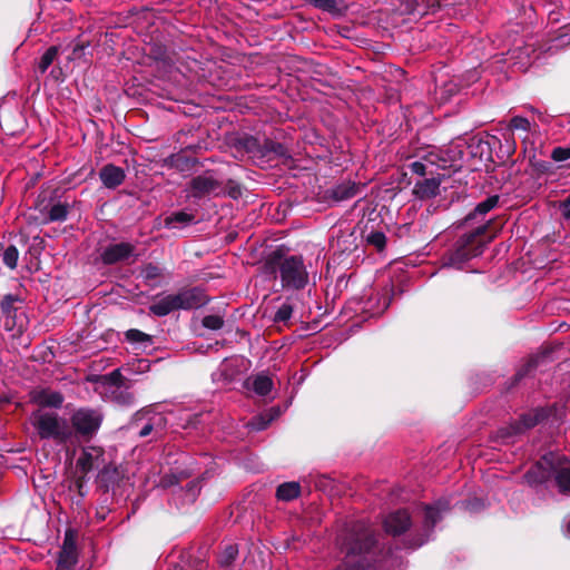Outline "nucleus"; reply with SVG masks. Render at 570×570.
Masks as SVG:
<instances>
[{
  "mask_svg": "<svg viewBox=\"0 0 570 570\" xmlns=\"http://www.w3.org/2000/svg\"><path fill=\"white\" fill-rule=\"evenodd\" d=\"M204 414L191 413L181 406L153 404L137 411L131 420L136 428H196L206 424Z\"/></svg>",
  "mask_w": 570,
  "mask_h": 570,
  "instance_id": "nucleus-1",
  "label": "nucleus"
},
{
  "mask_svg": "<svg viewBox=\"0 0 570 570\" xmlns=\"http://www.w3.org/2000/svg\"><path fill=\"white\" fill-rule=\"evenodd\" d=\"M375 543L374 530L364 520L350 521L340 531L336 544L345 553V568L338 570H365L361 557Z\"/></svg>",
  "mask_w": 570,
  "mask_h": 570,
  "instance_id": "nucleus-2",
  "label": "nucleus"
},
{
  "mask_svg": "<svg viewBox=\"0 0 570 570\" xmlns=\"http://www.w3.org/2000/svg\"><path fill=\"white\" fill-rule=\"evenodd\" d=\"M465 141L458 139L443 147H431L420 160L409 165L413 174L419 176L433 175L438 169H459L462 167L465 153L470 150Z\"/></svg>",
  "mask_w": 570,
  "mask_h": 570,
  "instance_id": "nucleus-3",
  "label": "nucleus"
},
{
  "mask_svg": "<svg viewBox=\"0 0 570 570\" xmlns=\"http://www.w3.org/2000/svg\"><path fill=\"white\" fill-rule=\"evenodd\" d=\"M265 267L273 274L278 273L283 288L298 291L306 287L309 274L301 255L285 256L274 252L266 261Z\"/></svg>",
  "mask_w": 570,
  "mask_h": 570,
  "instance_id": "nucleus-4",
  "label": "nucleus"
},
{
  "mask_svg": "<svg viewBox=\"0 0 570 570\" xmlns=\"http://www.w3.org/2000/svg\"><path fill=\"white\" fill-rule=\"evenodd\" d=\"M485 230L487 225H481L473 232L462 235L456 240L454 248L443 258V265L461 269L465 262L481 255L485 246L481 236Z\"/></svg>",
  "mask_w": 570,
  "mask_h": 570,
  "instance_id": "nucleus-5",
  "label": "nucleus"
},
{
  "mask_svg": "<svg viewBox=\"0 0 570 570\" xmlns=\"http://www.w3.org/2000/svg\"><path fill=\"white\" fill-rule=\"evenodd\" d=\"M568 412L563 403H553L546 406H537L522 412L519 415L518 425L514 428H559L567 423Z\"/></svg>",
  "mask_w": 570,
  "mask_h": 570,
  "instance_id": "nucleus-6",
  "label": "nucleus"
},
{
  "mask_svg": "<svg viewBox=\"0 0 570 570\" xmlns=\"http://www.w3.org/2000/svg\"><path fill=\"white\" fill-rule=\"evenodd\" d=\"M76 469L82 478L92 471H98V478L109 481L117 473L116 468L106 462L104 450L99 446H87L82 449L77 460Z\"/></svg>",
  "mask_w": 570,
  "mask_h": 570,
  "instance_id": "nucleus-7",
  "label": "nucleus"
},
{
  "mask_svg": "<svg viewBox=\"0 0 570 570\" xmlns=\"http://www.w3.org/2000/svg\"><path fill=\"white\" fill-rule=\"evenodd\" d=\"M104 395L107 401L120 406L134 404L135 396L127 386L122 384V375L117 368L102 377Z\"/></svg>",
  "mask_w": 570,
  "mask_h": 570,
  "instance_id": "nucleus-8",
  "label": "nucleus"
},
{
  "mask_svg": "<svg viewBox=\"0 0 570 570\" xmlns=\"http://www.w3.org/2000/svg\"><path fill=\"white\" fill-rule=\"evenodd\" d=\"M449 509L450 503L442 500L433 505H422L416 509V517L421 518L423 521L424 533L421 538L411 543V548H419L430 539L434 525L441 520L442 513L446 512Z\"/></svg>",
  "mask_w": 570,
  "mask_h": 570,
  "instance_id": "nucleus-9",
  "label": "nucleus"
},
{
  "mask_svg": "<svg viewBox=\"0 0 570 570\" xmlns=\"http://www.w3.org/2000/svg\"><path fill=\"white\" fill-rule=\"evenodd\" d=\"M17 302H19L18 296L8 294L2 298L0 306L4 330L21 333L26 326V317L23 313L18 314V308L14 306Z\"/></svg>",
  "mask_w": 570,
  "mask_h": 570,
  "instance_id": "nucleus-10",
  "label": "nucleus"
},
{
  "mask_svg": "<svg viewBox=\"0 0 570 570\" xmlns=\"http://www.w3.org/2000/svg\"><path fill=\"white\" fill-rule=\"evenodd\" d=\"M222 194V183H219L210 173H205L194 177L189 183L188 197L200 199L205 196Z\"/></svg>",
  "mask_w": 570,
  "mask_h": 570,
  "instance_id": "nucleus-11",
  "label": "nucleus"
},
{
  "mask_svg": "<svg viewBox=\"0 0 570 570\" xmlns=\"http://www.w3.org/2000/svg\"><path fill=\"white\" fill-rule=\"evenodd\" d=\"M558 453L550 452L544 454L524 475L530 485H535L547 481L554 471V462Z\"/></svg>",
  "mask_w": 570,
  "mask_h": 570,
  "instance_id": "nucleus-12",
  "label": "nucleus"
},
{
  "mask_svg": "<svg viewBox=\"0 0 570 570\" xmlns=\"http://www.w3.org/2000/svg\"><path fill=\"white\" fill-rule=\"evenodd\" d=\"M178 309H193L204 306L208 298L199 287L181 289L175 294Z\"/></svg>",
  "mask_w": 570,
  "mask_h": 570,
  "instance_id": "nucleus-13",
  "label": "nucleus"
},
{
  "mask_svg": "<svg viewBox=\"0 0 570 570\" xmlns=\"http://www.w3.org/2000/svg\"><path fill=\"white\" fill-rule=\"evenodd\" d=\"M72 428H100L104 415L99 409L80 407L72 414Z\"/></svg>",
  "mask_w": 570,
  "mask_h": 570,
  "instance_id": "nucleus-14",
  "label": "nucleus"
},
{
  "mask_svg": "<svg viewBox=\"0 0 570 570\" xmlns=\"http://www.w3.org/2000/svg\"><path fill=\"white\" fill-rule=\"evenodd\" d=\"M384 529L389 534L400 535L411 525V517L406 510H397L384 519Z\"/></svg>",
  "mask_w": 570,
  "mask_h": 570,
  "instance_id": "nucleus-15",
  "label": "nucleus"
},
{
  "mask_svg": "<svg viewBox=\"0 0 570 570\" xmlns=\"http://www.w3.org/2000/svg\"><path fill=\"white\" fill-rule=\"evenodd\" d=\"M554 463L553 475L559 491L570 494V460L563 454L558 453V459H556Z\"/></svg>",
  "mask_w": 570,
  "mask_h": 570,
  "instance_id": "nucleus-16",
  "label": "nucleus"
},
{
  "mask_svg": "<svg viewBox=\"0 0 570 570\" xmlns=\"http://www.w3.org/2000/svg\"><path fill=\"white\" fill-rule=\"evenodd\" d=\"M134 249V246L129 243L111 244L104 249L101 258L105 264H115L129 258Z\"/></svg>",
  "mask_w": 570,
  "mask_h": 570,
  "instance_id": "nucleus-17",
  "label": "nucleus"
},
{
  "mask_svg": "<svg viewBox=\"0 0 570 570\" xmlns=\"http://www.w3.org/2000/svg\"><path fill=\"white\" fill-rule=\"evenodd\" d=\"M440 185V177L424 178L415 183L413 194L416 198L430 199L439 194Z\"/></svg>",
  "mask_w": 570,
  "mask_h": 570,
  "instance_id": "nucleus-18",
  "label": "nucleus"
},
{
  "mask_svg": "<svg viewBox=\"0 0 570 570\" xmlns=\"http://www.w3.org/2000/svg\"><path fill=\"white\" fill-rule=\"evenodd\" d=\"M99 177L105 187L114 189L124 183L126 175L122 168L108 164L101 168Z\"/></svg>",
  "mask_w": 570,
  "mask_h": 570,
  "instance_id": "nucleus-19",
  "label": "nucleus"
},
{
  "mask_svg": "<svg viewBox=\"0 0 570 570\" xmlns=\"http://www.w3.org/2000/svg\"><path fill=\"white\" fill-rule=\"evenodd\" d=\"M32 400L40 406L58 409L63 403L60 392L42 389L32 393Z\"/></svg>",
  "mask_w": 570,
  "mask_h": 570,
  "instance_id": "nucleus-20",
  "label": "nucleus"
},
{
  "mask_svg": "<svg viewBox=\"0 0 570 570\" xmlns=\"http://www.w3.org/2000/svg\"><path fill=\"white\" fill-rule=\"evenodd\" d=\"M149 311L159 317L166 316L174 311H178L175 294H168L155 299L149 306Z\"/></svg>",
  "mask_w": 570,
  "mask_h": 570,
  "instance_id": "nucleus-21",
  "label": "nucleus"
},
{
  "mask_svg": "<svg viewBox=\"0 0 570 570\" xmlns=\"http://www.w3.org/2000/svg\"><path fill=\"white\" fill-rule=\"evenodd\" d=\"M77 562V549L72 539L66 537L59 553L58 563L61 568L69 569Z\"/></svg>",
  "mask_w": 570,
  "mask_h": 570,
  "instance_id": "nucleus-22",
  "label": "nucleus"
},
{
  "mask_svg": "<svg viewBox=\"0 0 570 570\" xmlns=\"http://www.w3.org/2000/svg\"><path fill=\"white\" fill-rule=\"evenodd\" d=\"M247 389L253 390L259 396H266L273 389V381L266 374H257L246 381Z\"/></svg>",
  "mask_w": 570,
  "mask_h": 570,
  "instance_id": "nucleus-23",
  "label": "nucleus"
},
{
  "mask_svg": "<svg viewBox=\"0 0 570 570\" xmlns=\"http://www.w3.org/2000/svg\"><path fill=\"white\" fill-rule=\"evenodd\" d=\"M194 222L195 216L184 210L175 212L165 219L166 226L171 228L184 227L193 224Z\"/></svg>",
  "mask_w": 570,
  "mask_h": 570,
  "instance_id": "nucleus-24",
  "label": "nucleus"
},
{
  "mask_svg": "<svg viewBox=\"0 0 570 570\" xmlns=\"http://www.w3.org/2000/svg\"><path fill=\"white\" fill-rule=\"evenodd\" d=\"M301 493V487L298 482H285L278 485L276 497L282 501H291L296 499Z\"/></svg>",
  "mask_w": 570,
  "mask_h": 570,
  "instance_id": "nucleus-25",
  "label": "nucleus"
},
{
  "mask_svg": "<svg viewBox=\"0 0 570 570\" xmlns=\"http://www.w3.org/2000/svg\"><path fill=\"white\" fill-rule=\"evenodd\" d=\"M537 129V125H532L529 119L522 117V116H514L510 119L508 124V130L510 131H522L525 135L531 132L532 130ZM528 136H524L522 139L525 141Z\"/></svg>",
  "mask_w": 570,
  "mask_h": 570,
  "instance_id": "nucleus-26",
  "label": "nucleus"
},
{
  "mask_svg": "<svg viewBox=\"0 0 570 570\" xmlns=\"http://www.w3.org/2000/svg\"><path fill=\"white\" fill-rule=\"evenodd\" d=\"M355 184L343 183L332 188L331 196L336 202L350 199L356 194Z\"/></svg>",
  "mask_w": 570,
  "mask_h": 570,
  "instance_id": "nucleus-27",
  "label": "nucleus"
},
{
  "mask_svg": "<svg viewBox=\"0 0 570 570\" xmlns=\"http://www.w3.org/2000/svg\"><path fill=\"white\" fill-rule=\"evenodd\" d=\"M279 415L281 409L278 406H273L258 415V424L248 422L244 425V428H266L267 425L272 424Z\"/></svg>",
  "mask_w": 570,
  "mask_h": 570,
  "instance_id": "nucleus-28",
  "label": "nucleus"
},
{
  "mask_svg": "<svg viewBox=\"0 0 570 570\" xmlns=\"http://www.w3.org/2000/svg\"><path fill=\"white\" fill-rule=\"evenodd\" d=\"M68 216V205L57 203L50 206L48 215L43 219V223L65 222Z\"/></svg>",
  "mask_w": 570,
  "mask_h": 570,
  "instance_id": "nucleus-29",
  "label": "nucleus"
},
{
  "mask_svg": "<svg viewBox=\"0 0 570 570\" xmlns=\"http://www.w3.org/2000/svg\"><path fill=\"white\" fill-rule=\"evenodd\" d=\"M35 419L37 420L36 428H59L57 415L53 412L40 410L35 415Z\"/></svg>",
  "mask_w": 570,
  "mask_h": 570,
  "instance_id": "nucleus-30",
  "label": "nucleus"
},
{
  "mask_svg": "<svg viewBox=\"0 0 570 570\" xmlns=\"http://www.w3.org/2000/svg\"><path fill=\"white\" fill-rule=\"evenodd\" d=\"M499 203L498 196H490L485 200L478 204V206L474 209V213L470 214L466 217V220L473 219L476 215H485L491 209H493Z\"/></svg>",
  "mask_w": 570,
  "mask_h": 570,
  "instance_id": "nucleus-31",
  "label": "nucleus"
},
{
  "mask_svg": "<svg viewBox=\"0 0 570 570\" xmlns=\"http://www.w3.org/2000/svg\"><path fill=\"white\" fill-rule=\"evenodd\" d=\"M126 338L128 342L144 347L151 343V337L148 334L135 328L126 332Z\"/></svg>",
  "mask_w": 570,
  "mask_h": 570,
  "instance_id": "nucleus-32",
  "label": "nucleus"
},
{
  "mask_svg": "<svg viewBox=\"0 0 570 570\" xmlns=\"http://www.w3.org/2000/svg\"><path fill=\"white\" fill-rule=\"evenodd\" d=\"M58 55V48L52 46L46 50V52L40 58L38 69L41 73H45L50 65L53 62Z\"/></svg>",
  "mask_w": 570,
  "mask_h": 570,
  "instance_id": "nucleus-33",
  "label": "nucleus"
},
{
  "mask_svg": "<svg viewBox=\"0 0 570 570\" xmlns=\"http://www.w3.org/2000/svg\"><path fill=\"white\" fill-rule=\"evenodd\" d=\"M366 243L374 246L377 250H383L386 245V236L383 232H371L365 236Z\"/></svg>",
  "mask_w": 570,
  "mask_h": 570,
  "instance_id": "nucleus-34",
  "label": "nucleus"
},
{
  "mask_svg": "<svg viewBox=\"0 0 570 570\" xmlns=\"http://www.w3.org/2000/svg\"><path fill=\"white\" fill-rule=\"evenodd\" d=\"M222 194H226L233 199H238L243 196V187L236 180L229 179L225 187L222 186Z\"/></svg>",
  "mask_w": 570,
  "mask_h": 570,
  "instance_id": "nucleus-35",
  "label": "nucleus"
},
{
  "mask_svg": "<svg viewBox=\"0 0 570 570\" xmlns=\"http://www.w3.org/2000/svg\"><path fill=\"white\" fill-rule=\"evenodd\" d=\"M19 252L16 246L10 245L4 249L3 263L10 269H14L18 265Z\"/></svg>",
  "mask_w": 570,
  "mask_h": 570,
  "instance_id": "nucleus-36",
  "label": "nucleus"
},
{
  "mask_svg": "<svg viewBox=\"0 0 570 570\" xmlns=\"http://www.w3.org/2000/svg\"><path fill=\"white\" fill-rule=\"evenodd\" d=\"M238 550L236 546L228 544L223 550L220 557H219V563L223 567H228L237 557Z\"/></svg>",
  "mask_w": 570,
  "mask_h": 570,
  "instance_id": "nucleus-37",
  "label": "nucleus"
},
{
  "mask_svg": "<svg viewBox=\"0 0 570 570\" xmlns=\"http://www.w3.org/2000/svg\"><path fill=\"white\" fill-rule=\"evenodd\" d=\"M293 314V307L289 304H283L278 307V309L275 313L274 321L276 323H286L291 320Z\"/></svg>",
  "mask_w": 570,
  "mask_h": 570,
  "instance_id": "nucleus-38",
  "label": "nucleus"
},
{
  "mask_svg": "<svg viewBox=\"0 0 570 570\" xmlns=\"http://www.w3.org/2000/svg\"><path fill=\"white\" fill-rule=\"evenodd\" d=\"M204 327L217 331L220 330L224 325V318L220 315H207L203 318Z\"/></svg>",
  "mask_w": 570,
  "mask_h": 570,
  "instance_id": "nucleus-39",
  "label": "nucleus"
},
{
  "mask_svg": "<svg viewBox=\"0 0 570 570\" xmlns=\"http://www.w3.org/2000/svg\"><path fill=\"white\" fill-rule=\"evenodd\" d=\"M141 276L146 281L156 279L161 276V268H159L156 265L148 264V265L144 266V268L141 269Z\"/></svg>",
  "mask_w": 570,
  "mask_h": 570,
  "instance_id": "nucleus-40",
  "label": "nucleus"
},
{
  "mask_svg": "<svg viewBox=\"0 0 570 570\" xmlns=\"http://www.w3.org/2000/svg\"><path fill=\"white\" fill-rule=\"evenodd\" d=\"M67 430H39L40 439H55V440H63L67 438L66 432Z\"/></svg>",
  "mask_w": 570,
  "mask_h": 570,
  "instance_id": "nucleus-41",
  "label": "nucleus"
},
{
  "mask_svg": "<svg viewBox=\"0 0 570 570\" xmlns=\"http://www.w3.org/2000/svg\"><path fill=\"white\" fill-rule=\"evenodd\" d=\"M551 158L554 161H564L570 159V148L557 147L552 150Z\"/></svg>",
  "mask_w": 570,
  "mask_h": 570,
  "instance_id": "nucleus-42",
  "label": "nucleus"
},
{
  "mask_svg": "<svg viewBox=\"0 0 570 570\" xmlns=\"http://www.w3.org/2000/svg\"><path fill=\"white\" fill-rule=\"evenodd\" d=\"M68 431L70 432L69 434L72 435L75 439L80 440V439L90 438L95 430L82 429V430H68Z\"/></svg>",
  "mask_w": 570,
  "mask_h": 570,
  "instance_id": "nucleus-43",
  "label": "nucleus"
},
{
  "mask_svg": "<svg viewBox=\"0 0 570 570\" xmlns=\"http://www.w3.org/2000/svg\"><path fill=\"white\" fill-rule=\"evenodd\" d=\"M562 215L566 219H570V196L560 205Z\"/></svg>",
  "mask_w": 570,
  "mask_h": 570,
  "instance_id": "nucleus-44",
  "label": "nucleus"
},
{
  "mask_svg": "<svg viewBox=\"0 0 570 570\" xmlns=\"http://www.w3.org/2000/svg\"><path fill=\"white\" fill-rule=\"evenodd\" d=\"M85 46L76 45L72 50V58H80L83 55Z\"/></svg>",
  "mask_w": 570,
  "mask_h": 570,
  "instance_id": "nucleus-45",
  "label": "nucleus"
},
{
  "mask_svg": "<svg viewBox=\"0 0 570 570\" xmlns=\"http://www.w3.org/2000/svg\"><path fill=\"white\" fill-rule=\"evenodd\" d=\"M530 112H532L533 115H537L538 118L542 121H544V117L542 115V112L540 110H538L537 108H534L533 106H527L525 107Z\"/></svg>",
  "mask_w": 570,
  "mask_h": 570,
  "instance_id": "nucleus-46",
  "label": "nucleus"
},
{
  "mask_svg": "<svg viewBox=\"0 0 570 570\" xmlns=\"http://www.w3.org/2000/svg\"><path fill=\"white\" fill-rule=\"evenodd\" d=\"M479 505H481V502H479V501L466 502V503H464V509L470 510V511H474L476 509V507H479Z\"/></svg>",
  "mask_w": 570,
  "mask_h": 570,
  "instance_id": "nucleus-47",
  "label": "nucleus"
},
{
  "mask_svg": "<svg viewBox=\"0 0 570 570\" xmlns=\"http://www.w3.org/2000/svg\"><path fill=\"white\" fill-rule=\"evenodd\" d=\"M188 500L191 502L195 500L196 497V485H191L190 489L187 492Z\"/></svg>",
  "mask_w": 570,
  "mask_h": 570,
  "instance_id": "nucleus-48",
  "label": "nucleus"
},
{
  "mask_svg": "<svg viewBox=\"0 0 570 570\" xmlns=\"http://www.w3.org/2000/svg\"><path fill=\"white\" fill-rule=\"evenodd\" d=\"M148 361L147 360H138V368L139 371H145L148 368Z\"/></svg>",
  "mask_w": 570,
  "mask_h": 570,
  "instance_id": "nucleus-49",
  "label": "nucleus"
},
{
  "mask_svg": "<svg viewBox=\"0 0 570 570\" xmlns=\"http://www.w3.org/2000/svg\"><path fill=\"white\" fill-rule=\"evenodd\" d=\"M268 567V563L265 561V560H261V563L256 567H254L253 569H249V570H266Z\"/></svg>",
  "mask_w": 570,
  "mask_h": 570,
  "instance_id": "nucleus-50",
  "label": "nucleus"
},
{
  "mask_svg": "<svg viewBox=\"0 0 570 570\" xmlns=\"http://www.w3.org/2000/svg\"><path fill=\"white\" fill-rule=\"evenodd\" d=\"M150 431H151V430H140L139 435H140V436H142V438H144V436H147V435L150 433Z\"/></svg>",
  "mask_w": 570,
  "mask_h": 570,
  "instance_id": "nucleus-51",
  "label": "nucleus"
},
{
  "mask_svg": "<svg viewBox=\"0 0 570 570\" xmlns=\"http://www.w3.org/2000/svg\"><path fill=\"white\" fill-rule=\"evenodd\" d=\"M326 481H327V479H326V478H322V479L316 483V487H320V488H321V487H323V485H324V483H325Z\"/></svg>",
  "mask_w": 570,
  "mask_h": 570,
  "instance_id": "nucleus-52",
  "label": "nucleus"
},
{
  "mask_svg": "<svg viewBox=\"0 0 570 570\" xmlns=\"http://www.w3.org/2000/svg\"><path fill=\"white\" fill-rule=\"evenodd\" d=\"M564 533H566V535H570V520H569V522L566 525Z\"/></svg>",
  "mask_w": 570,
  "mask_h": 570,
  "instance_id": "nucleus-53",
  "label": "nucleus"
},
{
  "mask_svg": "<svg viewBox=\"0 0 570 570\" xmlns=\"http://www.w3.org/2000/svg\"><path fill=\"white\" fill-rule=\"evenodd\" d=\"M528 371H529V370L527 368L524 372H519V373L517 374V376L520 379V377H522V376L525 374V372H528Z\"/></svg>",
  "mask_w": 570,
  "mask_h": 570,
  "instance_id": "nucleus-54",
  "label": "nucleus"
}]
</instances>
